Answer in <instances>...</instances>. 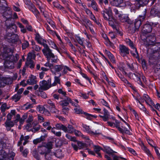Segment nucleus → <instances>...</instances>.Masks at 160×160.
<instances>
[{"label": "nucleus", "instance_id": "f257e3e1", "mask_svg": "<svg viewBox=\"0 0 160 160\" xmlns=\"http://www.w3.org/2000/svg\"><path fill=\"white\" fill-rule=\"evenodd\" d=\"M6 146V144L3 141H1L0 142V155L4 158L6 159L7 158L9 160H13L15 154L14 152H11L8 155H6L5 152L2 150V149L5 148Z\"/></svg>", "mask_w": 160, "mask_h": 160}, {"label": "nucleus", "instance_id": "f03ea898", "mask_svg": "<svg viewBox=\"0 0 160 160\" xmlns=\"http://www.w3.org/2000/svg\"><path fill=\"white\" fill-rule=\"evenodd\" d=\"M53 144L52 142H49L47 143H44L41 145L38 146V150L39 153L43 155L48 152H49L50 149L52 148Z\"/></svg>", "mask_w": 160, "mask_h": 160}, {"label": "nucleus", "instance_id": "7ed1b4c3", "mask_svg": "<svg viewBox=\"0 0 160 160\" xmlns=\"http://www.w3.org/2000/svg\"><path fill=\"white\" fill-rule=\"evenodd\" d=\"M51 79L50 80V81L49 79L48 82L45 80H43L42 82H40V87L39 88V91H40L41 90H46L51 87Z\"/></svg>", "mask_w": 160, "mask_h": 160}, {"label": "nucleus", "instance_id": "20e7f679", "mask_svg": "<svg viewBox=\"0 0 160 160\" xmlns=\"http://www.w3.org/2000/svg\"><path fill=\"white\" fill-rule=\"evenodd\" d=\"M28 9L31 11L36 16L37 18L39 17V12L35 7L34 5L31 2L26 3Z\"/></svg>", "mask_w": 160, "mask_h": 160}, {"label": "nucleus", "instance_id": "39448f33", "mask_svg": "<svg viewBox=\"0 0 160 160\" xmlns=\"http://www.w3.org/2000/svg\"><path fill=\"white\" fill-rule=\"evenodd\" d=\"M119 49L120 54L123 57H125L129 54V49L125 45L120 44Z\"/></svg>", "mask_w": 160, "mask_h": 160}, {"label": "nucleus", "instance_id": "423d86ee", "mask_svg": "<svg viewBox=\"0 0 160 160\" xmlns=\"http://www.w3.org/2000/svg\"><path fill=\"white\" fill-rule=\"evenodd\" d=\"M42 51L44 55L47 58L48 60L50 61V58L53 55V53L52 52L51 50L48 45L44 47V48Z\"/></svg>", "mask_w": 160, "mask_h": 160}, {"label": "nucleus", "instance_id": "0eeeda50", "mask_svg": "<svg viewBox=\"0 0 160 160\" xmlns=\"http://www.w3.org/2000/svg\"><path fill=\"white\" fill-rule=\"evenodd\" d=\"M139 100L141 102H144V101H145L146 103L150 106L154 105V103L147 94H144L143 96V98H139Z\"/></svg>", "mask_w": 160, "mask_h": 160}, {"label": "nucleus", "instance_id": "6e6552de", "mask_svg": "<svg viewBox=\"0 0 160 160\" xmlns=\"http://www.w3.org/2000/svg\"><path fill=\"white\" fill-rule=\"evenodd\" d=\"M29 138L30 137L29 135L24 136L23 135H21L20 138L18 142V145L19 146L21 145L23 141L24 142H23V145H25L28 142Z\"/></svg>", "mask_w": 160, "mask_h": 160}, {"label": "nucleus", "instance_id": "1a4fd4ad", "mask_svg": "<svg viewBox=\"0 0 160 160\" xmlns=\"http://www.w3.org/2000/svg\"><path fill=\"white\" fill-rule=\"evenodd\" d=\"M102 13L104 19L106 20H108L109 17L112 16V10L110 8H109L108 9H105L104 11L102 12Z\"/></svg>", "mask_w": 160, "mask_h": 160}, {"label": "nucleus", "instance_id": "9d476101", "mask_svg": "<svg viewBox=\"0 0 160 160\" xmlns=\"http://www.w3.org/2000/svg\"><path fill=\"white\" fill-rule=\"evenodd\" d=\"M125 42L126 44L128 45L132 49H133L135 52V53L133 54V55L136 57L138 56V53L133 42L129 38H126L125 40Z\"/></svg>", "mask_w": 160, "mask_h": 160}, {"label": "nucleus", "instance_id": "9b49d317", "mask_svg": "<svg viewBox=\"0 0 160 160\" xmlns=\"http://www.w3.org/2000/svg\"><path fill=\"white\" fill-rule=\"evenodd\" d=\"M83 128L84 129V130L89 134L92 135H95L100 134V132L98 130L95 131L94 132L91 130L89 126H87L86 125H83Z\"/></svg>", "mask_w": 160, "mask_h": 160}, {"label": "nucleus", "instance_id": "f8f14e48", "mask_svg": "<svg viewBox=\"0 0 160 160\" xmlns=\"http://www.w3.org/2000/svg\"><path fill=\"white\" fill-rule=\"evenodd\" d=\"M35 38L38 43L43 46L44 47L48 46V45L46 44L47 42L46 40L42 38L39 34L36 35Z\"/></svg>", "mask_w": 160, "mask_h": 160}, {"label": "nucleus", "instance_id": "ddd939ff", "mask_svg": "<svg viewBox=\"0 0 160 160\" xmlns=\"http://www.w3.org/2000/svg\"><path fill=\"white\" fill-rule=\"evenodd\" d=\"M9 41L12 42L17 41L18 39V36L16 34L10 33L8 34L6 38Z\"/></svg>", "mask_w": 160, "mask_h": 160}, {"label": "nucleus", "instance_id": "4468645a", "mask_svg": "<svg viewBox=\"0 0 160 160\" xmlns=\"http://www.w3.org/2000/svg\"><path fill=\"white\" fill-rule=\"evenodd\" d=\"M47 102L51 107V112L56 113H58V110L55 108V106L54 103L52 102L51 99H48L47 101Z\"/></svg>", "mask_w": 160, "mask_h": 160}, {"label": "nucleus", "instance_id": "2eb2a0df", "mask_svg": "<svg viewBox=\"0 0 160 160\" xmlns=\"http://www.w3.org/2000/svg\"><path fill=\"white\" fill-rule=\"evenodd\" d=\"M12 81L10 79L2 78L0 79V87H4L6 84L11 83Z\"/></svg>", "mask_w": 160, "mask_h": 160}, {"label": "nucleus", "instance_id": "dca6fc26", "mask_svg": "<svg viewBox=\"0 0 160 160\" xmlns=\"http://www.w3.org/2000/svg\"><path fill=\"white\" fill-rule=\"evenodd\" d=\"M103 115H99V116L102 118L104 121H106L108 120V118L110 117L109 112L104 108L103 109Z\"/></svg>", "mask_w": 160, "mask_h": 160}, {"label": "nucleus", "instance_id": "f3484780", "mask_svg": "<svg viewBox=\"0 0 160 160\" xmlns=\"http://www.w3.org/2000/svg\"><path fill=\"white\" fill-rule=\"evenodd\" d=\"M37 110L40 113H44L48 116L50 114L49 112L45 109L44 107L42 106H39L37 108Z\"/></svg>", "mask_w": 160, "mask_h": 160}, {"label": "nucleus", "instance_id": "a211bd4d", "mask_svg": "<svg viewBox=\"0 0 160 160\" xmlns=\"http://www.w3.org/2000/svg\"><path fill=\"white\" fill-rule=\"evenodd\" d=\"M5 124L6 128L8 131L10 130L11 128L13 127L14 125V123L12 121L6 120Z\"/></svg>", "mask_w": 160, "mask_h": 160}, {"label": "nucleus", "instance_id": "6ab92c4d", "mask_svg": "<svg viewBox=\"0 0 160 160\" xmlns=\"http://www.w3.org/2000/svg\"><path fill=\"white\" fill-rule=\"evenodd\" d=\"M36 77V76L32 75L26 81L27 83L29 85H33L35 84L37 82Z\"/></svg>", "mask_w": 160, "mask_h": 160}, {"label": "nucleus", "instance_id": "aec40b11", "mask_svg": "<svg viewBox=\"0 0 160 160\" xmlns=\"http://www.w3.org/2000/svg\"><path fill=\"white\" fill-rule=\"evenodd\" d=\"M5 67L6 68L12 69L14 67V63L6 59L4 63Z\"/></svg>", "mask_w": 160, "mask_h": 160}, {"label": "nucleus", "instance_id": "412c9836", "mask_svg": "<svg viewBox=\"0 0 160 160\" xmlns=\"http://www.w3.org/2000/svg\"><path fill=\"white\" fill-rule=\"evenodd\" d=\"M152 30L151 26L149 24H146L144 25L142 32L145 33L150 32Z\"/></svg>", "mask_w": 160, "mask_h": 160}, {"label": "nucleus", "instance_id": "4be33fe9", "mask_svg": "<svg viewBox=\"0 0 160 160\" xmlns=\"http://www.w3.org/2000/svg\"><path fill=\"white\" fill-rule=\"evenodd\" d=\"M118 19L122 22H127L128 20V17L127 14H123L122 13L118 16Z\"/></svg>", "mask_w": 160, "mask_h": 160}, {"label": "nucleus", "instance_id": "5701e85b", "mask_svg": "<svg viewBox=\"0 0 160 160\" xmlns=\"http://www.w3.org/2000/svg\"><path fill=\"white\" fill-rule=\"evenodd\" d=\"M75 129L72 126L68 125L67 127L65 126V130H64V132H65L72 133L75 131Z\"/></svg>", "mask_w": 160, "mask_h": 160}, {"label": "nucleus", "instance_id": "b1692460", "mask_svg": "<svg viewBox=\"0 0 160 160\" xmlns=\"http://www.w3.org/2000/svg\"><path fill=\"white\" fill-rule=\"evenodd\" d=\"M81 22L85 25L86 28L87 26L88 27L92 26V25L91 24L90 21L85 18L82 19L81 20Z\"/></svg>", "mask_w": 160, "mask_h": 160}, {"label": "nucleus", "instance_id": "393cba45", "mask_svg": "<svg viewBox=\"0 0 160 160\" xmlns=\"http://www.w3.org/2000/svg\"><path fill=\"white\" fill-rule=\"evenodd\" d=\"M110 2L112 5L118 6L122 3L123 0H110Z\"/></svg>", "mask_w": 160, "mask_h": 160}, {"label": "nucleus", "instance_id": "a878e982", "mask_svg": "<svg viewBox=\"0 0 160 160\" xmlns=\"http://www.w3.org/2000/svg\"><path fill=\"white\" fill-rule=\"evenodd\" d=\"M74 132L76 136L81 137L86 140H89V139L88 137L83 135L80 131L75 130V131Z\"/></svg>", "mask_w": 160, "mask_h": 160}, {"label": "nucleus", "instance_id": "bb28decb", "mask_svg": "<svg viewBox=\"0 0 160 160\" xmlns=\"http://www.w3.org/2000/svg\"><path fill=\"white\" fill-rule=\"evenodd\" d=\"M76 39L78 43L82 46L84 48H85V47L83 43L84 41V39L83 38H81L79 36H77L76 37Z\"/></svg>", "mask_w": 160, "mask_h": 160}, {"label": "nucleus", "instance_id": "cd10ccee", "mask_svg": "<svg viewBox=\"0 0 160 160\" xmlns=\"http://www.w3.org/2000/svg\"><path fill=\"white\" fill-rule=\"evenodd\" d=\"M62 65H56L53 67V69L55 72L54 73L55 75L56 74V73L59 72L62 69Z\"/></svg>", "mask_w": 160, "mask_h": 160}, {"label": "nucleus", "instance_id": "c85d7f7f", "mask_svg": "<svg viewBox=\"0 0 160 160\" xmlns=\"http://www.w3.org/2000/svg\"><path fill=\"white\" fill-rule=\"evenodd\" d=\"M33 0L34 1V2L38 7L41 12H42V9H43V5L41 2L40 0Z\"/></svg>", "mask_w": 160, "mask_h": 160}, {"label": "nucleus", "instance_id": "c756f323", "mask_svg": "<svg viewBox=\"0 0 160 160\" xmlns=\"http://www.w3.org/2000/svg\"><path fill=\"white\" fill-rule=\"evenodd\" d=\"M146 10L145 9L144 11L143 12V13L141 15L139 16L138 19L139 21H140L141 22L143 21L145 19L146 17Z\"/></svg>", "mask_w": 160, "mask_h": 160}, {"label": "nucleus", "instance_id": "7c9ffc66", "mask_svg": "<svg viewBox=\"0 0 160 160\" xmlns=\"http://www.w3.org/2000/svg\"><path fill=\"white\" fill-rule=\"evenodd\" d=\"M68 100L70 102L72 105L76 107L79 108V106L78 104V102L77 100L75 99L74 101H72L70 98H68Z\"/></svg>", "mask_w": 160, "mask_h": 160}, {"label": "nucleus", "instance_id": "2f4dec72", "mask_svg": "<svg viewBox=\"0 0 160 160\" xmlns=\"http://www.w3.org/2000/svg\"><path fill=\"white\" fill-rule=\"evenodd\" d=\"M36 55L34 53L29 52L27 60H32V59H34L35 58Z\"/></svg>", "mask_w": 160, "mask_h": 160}, {"label": "nucleus", "instance_id": "473e14b6", "mask_svg": "<svg viewBox=\"0 0 160 160\" xmlns=\"http://www.w3.org/2000/svg\"><path fill=\"white\" fill-rule=\"evenodd\" d=\"M4 17L7 19L6 21L11 18L12 17V13L10 11L5 12L4 13Z\"/></svg>", "mask_w": 160, "mask_h": 160}, {"label": "nucleus", "instance_id": "72a5a7b5", "mask_svg": "<svg viewBox=\"0 0 160 160\" xmlns=\"http://www.w3.org/2000/svg\"><path fill=\"white\" fill-rule=\"evenodd\" d=\"M26 64L27 66L29 67L31 69H33L34 67V62L32 60L27 61L26 62Z\"/></svg>", "mask_w": 160, "mask_h": 160}, {"label": "nucleus", "instance_id": "f704fd0d", "mask_svg": "<svg viewBox=\"0 0 160 160\" xmlns=\"http://www.w3.org/2000/svg\"><path fill=\"white\" fill-rule=\"evenodd\" d=\"M135 99L137 101V102H139L140 104L138 105L139 108L142 110L143 112H146V109L141 103L142 102L140 100H138L137 98H135Z\"/></svg>", "mask_w": 160, "mask_h": 160}, {"label": "nucleus", "instance_id": "c9c22d12", "mask_svg": "<svg viewBox=\"0 0 160 160\" xmlns=\"http://www.w3.org/2000/svg\"><path fill=\"white\" fill-rule=\"evenodd\" d=\"M22 147H20V151L22 152V155L24 157H26L28 153V150L27 149H25L24 150Z\"/></svg>", "mask_w": 160, "mask_h": 160}, {"label": "nucleus", "instance_id": "e433bc0d", "mask_svg": "<svg viewBox=\"0 0 160 160\" xmlns=\"http://www.w3.org/2000/svg\"><path fill=\"white\" fill-rule=\"evenodd\" d=\"M142 149L149 157H152L150 151L145 146L143 145L142 146Z\"/></svg>", "mask_w": 160, "mask_h": 160}, {"label": "nucleus", "instance_id": "4c0bfd02", "mask_svg": "<svg viewBox=\"0 0 160 160\" xmlns=\"http://www.w3.org/2000/svg\"><path fill=\"white\" fill-rule=\"evenodd\" d=\"M52 154H53L56 157L58 158H61L62 157V153L61 150H58L56 152H53L52 153H51Z\"/></svg>", "mask_w": 160, "mask_h": 160}, {"label": "nucleus", "instance_id": "58836bf2", "mask_svg": "<svg viewBox=\"0 0 160 160\" xmlns=\"http://www.w3.org/2000/svg\"><path fill=\"white\" fill-rule=\"evenodd\" d=\"M132 76L138 82V83L139 84L142 85V83L141 80L139 77L138 75L135 73H133L132 75Z\"/></svg>", "mask_w": 160, "mask_h": 160}, {"label": "nucleus", "instance_id": "ea45409f", "mask_svg": "<svg viewBox=\"0 0 160 160\" xmlns=\"http://www.w3.org/2000/svg\"><path fill=\"white\" fill-rule=\"evenodd\" d=\"M32 48L33 50L38 52L41 49V48L34 43L33 42H32Z\"/></svg>", "mask_w": 160, "mask_h": 160}, {"label": "nucleus", "instance_id": "a19ab883", "mask_svg": "<svg viewBox=\"0 0 160 160\" xmlns=\"http://www.w3.org/2000/svg\"><path fill=\"white\" fill-rule=\"evenodd\" d=\"M115 122L114 123V127H116L119 131H122L121 128L120 127V122L117 120H115Z\"/></svg>", "mask_w": 160, "mask_h": 160}, {"label": "nucleus", "instance_id": "79ce46f5", "mask_svg": "<svg viewBox=\"0 0 160 160\" xmlns=\"http://www.w3.org/2000/svg\"><path fill=\"white\" fill-rule=\"evenodd\" d=\"M62 67H63L62 68L63 71L62 72V74H66L67 72H68V71H71V69L68 67L66 66H63L62 65Z\"/></svg>", "mask_w": 160, "mask_h": 160}, {"label": "nucleus", "instance_id": "37998d69", "mask_svg": "<svg viewBox=\"0 0 160 160\" xmlns=\"http://www.w3.org/2000/svg\"><path fill=\"white\" fill-rule=\"evenodd\" d=\"M91 6L92 8L95 10H98V5L96 2L93 0L91 1Z\"/></svg>", "mask_w": 160, "mask_h": 160}, {"label": "nucleus", "instance_id": "c03bdc74", "mask_svg": "<svg viewBox=\"0 0 160 160\" xmlns=\"http://www.w3.org/2000/svg\"><path fill=\"white\" fill-rule=\"evenodd\" d=\"M51 149H50V151L49 152H48L46 153H45L44 154L45 155V159L46 160H49L51 159L52 158V154H50V153L51 152Z\"/></svg>", "mask_w": 160, "mask_h": 160}, {"label": "nucleus", "instance_id": "a18cd8bd", "mask_svg": "<svg viewBox=\"0 0 160 160\" xmlns=\"http://www.w3.org/2000/svg\"><path fill=\"white\" fill-rule=\"evenodd\" d=\"M122 128H121V129L122 130V131H120L122 133H126L128 135L130 134V132L128 128H125L123 127H122Z\"/></svg>", "mask_w": 160, "mask_h": 160}, {"label": "nucleus", "instance_id": "49530a36", "mask_svg": "<svg viewBox=\"0 0 160 160\" xmlns=\"http://www.w3.org/2000/svg\"><path fill=\"white\" fill-rule=\"evenodd\" d=\"M105 43L107 46L110 47L112 48L115 47L113 44L110 42L109 39L105 40Z\"/></svg>", "mask_w": 160, "mask_h": 160}, {"label": "nucleus", "instance_id": "de8ad7c7", "mask_svg": "<svg viewBox=\"0 0 160 160\" xmlns=\"http://www.w3.org/2000/svg\"><path fill=\"white\" fill-rule=\"evenodd\" d=\"M68 98L67 97V100H65L61 101L60 102V104L62 106V107L67 106L70 102L68 100Z\"/></svg>", "mask_w": 160, "mask_h": 160}, {"label": "nucleus", "instance_id": "09e8293b", "mask_svg": "<svg viewBox=\"0 0 160 160\" xmlns=\"http://www.w3.org/2000/svg\"><path fill=\"white\" fill-rule=\"evenodd\" d=\"M112 157L113 160H120L121 159L127 160V159L118 156L114 154H112Z\"/></svg>", "mask_w": 160, "mask_h": 160}, {"label": "nucleus", "instance_id": "8fccbe9b", "mask_svg": "<svg viewBox=\"0 0 160 160\" xmlns=\"http://www.w3.org/2000/svg\"><path fill=\"white\" fill-rule=\"evenodd\" d=\"M141 24V22L137 19H136L134 22V25L135 28L136 29H138L140 26Z\"/></svg>", "mask_w": 160, "mask_h": 160}, {"label": "nucleus", "instance_id": "3c124183", "mask_svg": "<svg viewBox=\"0 0 160 160\" xmlns=\"http://www.w3.org/2000/svg\"><path fill=\"white\" fill-rule=\"evenodd\" d=\"M53 5L55 7L58 9H61L63 8V7L57 2H53Z\"/></svg>", "mask_w": 160, "mask_h": 160}, {"label": "nucleus", "instance_id": "603ef678", "mask_svg": "<svg viewBox=\"0 0 160 160\" xmlns=\"http://www.w3.org/2000/svg\"><path fill=\"white\" fill-rule=\"evenodd\" d=\"M56 127L58 129H62L63 131L65 130V126L61 124H57L56 125Z\"/></svg>", "mask_w": 160, "mask_h": 160}, {"label": "nucleus", "instance_id": "864d4df0", "mask_svg": "<svg viewBox=\"0 0 160 160\" xmlns=\"http://www.w3.org/2000/svg\"><path fill=\"white\" fill-rule=\"evenodd\" d=\"M77 143L80 149L85 147L86 146V144L82 142L78 141H77Z\"/></svg>", "mask_w": 160, "mask_h": 160}, {"label": "nucleus", "instance_id": "5fc2aeb1", "mask_svg": "<svg viewBox=\"0 0 160 160\" xmlns=\"http://www.w3.org/2000/svg\"><path fill=\"white\" fill-rule=\"evenodd\" d=\"M129 109L130 110L131 112L134 115L136 119L138 120H139L138 115L136 111L131 107L129 108Z\"/></svg>", "mask_w": 160, "mask_h": 160}, {"label": "nucleus", "instance_id": "6e6d98bb", "mask_svg": "<svg viewBox=\"0 0 160 160\" xmlns=\"http://www.w3.org/2000/svg\"><path fill=\"white\" fill-rule=\"evenodd\" d=\"M101 149V148L98 146H95L94 148V151L98 154L99 157H101V154L99 153V152L100 151Z\"/></svg>", "mask_w": 160, "mask_h": 160}, {"label": "nucleus", "instance_id": "4d7b16f0", "mask_svg": "<svg viewBox=\"0 0 160 160\" xmlns=\"http://www.w3.org/2000/svg\"><path fill=\"white\" fill-rule=\"evenodd\" d=\"M136 1L138 2L139 4L140 5L143 6L148 3V0H139Z\"/></svg>", "mask_w": 160, "mask_h": 160}, {"label": "nucleus", "instance_id": "13d9d810", "mask_svg": "<svg viewBox=\"0 0 160 160\" xmlns=\"http://www.w3.org/2000/svg\"><path fill=\"white\" fill-rule=\"evenodd\" d=\"M51 59L52 62H57L58 60L57 57L53 54V55L50 58V60Z\"/></svg>", "mask_w": 160, "mask_h": 160}, {"label": "nucleus", "instance_id": "bf43d9fd", "mask_svg": "<svg viewBox=\"0 0 160 160\" xmlns=\"http://www.w3.org/2000/svg\"><path fill=\"white\" fill-rule=\"evenodd\" d=\"M20 98L21 96L18 94L14 95L12 97V99L14 100L15 102L18 101Z\"/></svg>", "mask_w": 160, "mask_h": 160}, {"label": "nucleus", "instance_id": "052dcab7", "mask_svg": "<svg viewBox=\"0 0 160 160\" xmlns=\"http://www.w3.org/2000/svg\"><path fill=\"white\" fill-rule=\"evenodd\" d=\"M49 44L51 46V47L55 49L58 50V48L56 45L52 41L50 40L48 41Z\"/></svg>", "mask_w": 160, "mask_h": 160}, {"label": "nucleus", "instance_id": "680f3d73", "mask_svg": "<svg viewBox=\"0 0 160 160\" xmlns=\"http://www.w3.org/2000/svg\"><path fill=\"white\" fill-rule=\"evenodd\" d=\"M75 113L78 114H82L83 111L82 110L79 108L77 107L74 109Z\"/></svg>", "mask_w": 160, "mask_h": 160}, {"label": "nucleus", "instance_id": "e2e57ef3", "mask_svg": "<svg viewBox=\"0 0 160 160\" xmlns=\"http://www.w3.org/2000/svg\"><path fill=\"white\" fill-rule=\"evenodd\" d=\"M42 141V137H41L40 138H37L34 139L33 140V143L35 144H37L38 143H40Z\"/></svg>", "mask_w": 160, "mask_h": 160}, {"label": "nucleus", "instance_id": "0e129e2a", "mask_svg": "<svg viewBox=\"0 0 160 160\" xmlns=\"http://www.w3.org/2000/svg\"><path fill=\"white\" fill-rule=\"evenodd\" d=\"M62 75V74L61 73H59V75L58 77H57V76H55L54 78V81L55 82H56L57 83H60V79L59 78V77H60Z\"/></svg>", "mask_w": 160, "mask_h": 160}, {"label": "nucleus", "instance_id": "69168bd1", "mask_svg": "<svg viewBox=\"0 0 160 160\" xmlns=\"http://www.w3.org/2000/svg\"><path fill=\"white\" fill-rule=\"evenodd\" d=\"M33 107V104H29L28 103H26L24 105V107L25 109L27 110L29 109L32 108Z\"/></svg>", "mask_w": 160, "mask_h": 160}, {"label": "nucleus", "instance_id": "338daca9", "mask_svg": "<svg viewBox=\"0 0 160 160\" xmlns=\"http://www.w3.org/2000/svg\"><path fill=\"white\" fill-rule=\"evenodd\" d=\"M79 96L82 97L83 99H88L89 98L88 95L85 93L80 92Z\"/></svg>", "mask_w": 160, "mask_h": 160}, {"label": "nucleus", "instance_id": "774afa93", "mask_svg": "<svg viewBox=\"0 0 160 160\" xmlns=\"http://www.w3.org/2000/svg\"><path fill=\"white\" fill-rule=\"evenodd\" d=\"M7 3L5 0H0V6L2 7H6Z\"/></svg>", "mask_w": 160, "mask_h": 160}]
</instances>
